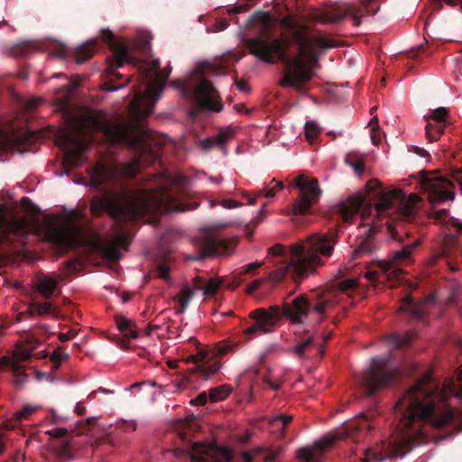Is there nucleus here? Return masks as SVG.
Segmentation results:
<instances>
[{
    "label": "nucleus",
    "mask_w": 462,
    "mask_h": 462,
    "mask_svg": "<svg viewBox=\"0 0 462 462\" xmlns=\"http://www.w3.org/2000/svg\"><path fill=\"white\" fill-rule=\"evenodd\" d=\"M187 179L181 175L170 172L161 173L158 186L142 195L123 190L120 192H105L95 196L90 201V212L93 217H100L104 213L113 219L115 224L116 241L113 243L98 242L97 247L103 256L110 261L120 258L118 245L126 247L129 236L123 233V225L134 221L150 213L168 214L171 212H185L199 207V203H186Z\"/></svg>",
    "instance_id": "1"
},
{
    "label": "nucleus",
    "mask_w": 462,
    "mask_h": 462,
    "mask_svg": "<svg viewBox=\"0 0 462 462\" xmlns=\"http://www.w3.org/2000/svg\"><path fill=\"white\" fill-rule=\"evenodd\" d=\"M445 392L435 380L430 370L427 371L398 400L395 417L398 420L390 439L382 447L383 451L366 448L364 451L369 462H383L386 457H403L414 446L424 439L422 430L425 423L436 429L451 424L456 418V410L444 403Z\"/></svg>",
    "instance_id": "2"
},
{
    "label": "nucleus",
    "mask_w": 462,
    "mask_h": 462,
    "mask_svg": "<svg viewBox=\"0 0 462 462\" xmlns=\"http://www.w3.org/2000/svg\"><path fill=\"white\" fill-rule=\"evenodd\" d=\"M257 16L263 30L260 35L245 41L249 53L269 64L282 62L284 71L280 85L306 92L305 86L312 79L319 60L316 49L333 48L335 42L323 36L310 38L306 33L308 27L300 24L291 32V40L273 37L269 32L272 16L268 13Z\"/></svg>",
    "instance_id": "3"
},
{
    "label": "nucleus",
    "mask_w": 462,
    "mask_h": 462,
    "mask_svg": "<svg viewBox=\"0 0 462 462\" xmlns=\"http://www.w3.org/2000/svg\"><path fill=\"white\" fill-rule=\"evenodd\" d=\"M171 72V68L169 65L160 72V79L153 84L147 83L145 88L134 86V94L129 107L134 120L113 122L106 120L102 115L89 113L80 122L81 130L101 134L107 142L106 144H165V141H156V134L143 125L139 120L152 113Z\"/></svg>",
    "instance_id": "4"
},
{
    "label": "nucleus",
    "mask_w": 462,
    "mask_h": 462,
    "mask_svg": "<svg viewBox=\"0 0 462 462\" xmlns=\"http://www.w3.org/2000/svg\"><path fill=\"white\" fill-rule=\"evenodd\" d=\"M338 236L335 229L328 232L314 233L291 247L288 254L283 246L276 244L268 249L266 259L276 269L270 273V280L277 283L286 275L302 279L325 262L322 257H330Z\"/></svg>",
    "instance_id": "5"
},
{
    "label": "nucleus",
    "mask_w": 462,
    "mask_h": 462,
    "mask_svg": "<svg viewBox=\"0 0 462 462\" xmlns=\"http://www.w3.org/2000/svg\"><path fill=\"white\" fill-rule=\"evenodd\" d=\"M366 200L367 206L370 209L373 208L378 217L411 222L415 217L420 199L414 193L406 196L401 189L387 190L377 180H370L365 185V195L353 194L333 208L337 224L351 223Z\"/></svg>",
    "instance_id": "6"
},
{
    "label": "nucleus",
    "mask_w": 462,
    "mask_h": 462,
    "mask_svg": "<svg viewBox=\"0 0 462 462\" xmlns=\"http://www.w3.org/2000/svg\"><path fill=\"white\" fill-rule=\"evenodd\" d=\"M320 292L314 298L308 299L301 294L294 298L291 302L284 303L282 309L279 306H271L269 309L259 308L249 313V318L254 323L247 327L244 333L247 339H252L256 336L269 333L273 327L286 317L294 324L303 323L309 314L317 315L318 321L323 320L326 315H319L313 310V305L318 302Z\"/></svg>",
    "instance_id": "7"
},
{
    "label": "nucleus",
    "mask_w": 462,
    "mask_h": 462,
    "mask_svg": "<svg viewBox=\"0 0 462 462\" xmlns=\"http://www.w3.org/2000/svg\"><path fill=\"white\" fill-rule=\"evenodd\" d=\"M100 34L103 42L110 48L114 57V61L107 68V72L112 79L105 83L106 91L117 90L124 86V84L116 85L115 80L124 77L116 70L117 68L123 67L125 63L133 64L137 69L140 78L138 86H141V88H145L147 83L153 84L155 80L160 79L161 63L159 59L153 60L152 66H149L145 61L132 57L127 47L120 42L110 30L104 29L100 32Z\"/></svg>",
    "instance_id": "8"
},
{
    "label": "nucleus",
    "mask_w": 462,
    "mask_h": 462,
    "mask_svg": "<svg viewBox=\"0 0 462 462\" xmlns=\"http://www.w3.org/2000/svg\"><path fill=\"white\" fill-rule=\"evenodd\" d=\"M132 148L134 159L120 166L115 162H104L98 161L96 165L88 169L89 185L100 189L105 184H110L116 180L120 174L126 177H134L142 167L157 159V153L152 151V146H129Z\"/></svg>",
    "instance_id": "9"
},
{
    "label": "nucleus",
    "mask_w": 462,
    "mask_h": 462,
    "mask_svg": "<svg viewBox=\"0 0 462 462\" xmlns=\"http://www.w3.org/2000/svg\"><path fill=\"white\" fill-rule=\"evenodd\" d=\"M172 86L180 89L183 96L191 98L201 110H222L217 91L210 81L197 72L188 79L173 80Z\"/></svg>",
    "instance_id": "10"
},
{
    "label": "nucleus",
    "mask_w": 462,
    "mask_h": 462,
    "mask_svg": "<svg viewBox=\"0 0 462 462\" xmlns=\"http://www.w3.org/2000/svg\"><path fill=\"white\" fill-rule=\"evenodd\" d=\"M36 146H0V162L6 160V155L37 152ZM31 227L25 218L8 219L0 210V245L18 247L20 239L30 234Z\"/></svg>",
    "instance_id": "11"
},
{
    "label": "nucleus",
    "mask_w": 462,
    "mask_h": 462,
    "mask_svg": "<svg viewBox=\"0 0 462 462\" xmlns=\"http://www.w3.org/2000/svg\"><path fill=\"white\" fill-rule=\"evenodd\" d=\"M400 377V372L390 366L388 358L373 357L370 367L360 377V384L367 396H373L379 390L393 384Z\"/></svg>",
    "instance_id": "12"
},
{
    "label": "nucleus",
    "mask_w": 462,
    "mask_h": 462,
    "mask_svg": "<svg viewBox=\"0 0 462 462\" xmlns=\"http://www.w3.org/2000/svg\"><path fill=\"white\" fill-rule=\"evenodd\" d=\"M189 342L196 346L197 353L187 358V363H194L195 366L190 369L191 374H198L204 380H208L221 367L219 356L227 354L231 346L227 344H217L213 349L203 347L194 337Z\"/></svg>",
    "instance_id": "13"
},
{
    "label": "nucleus",
    "mask_w": 462,
    "mask_h": 462,
    "mask_svg": "<svg viewBox=\"0 0 462 462\" xmlns=\"http://www.w3.org/2000/svg\"><path fill=\"white\" fill-rule=\"evenodd\" d=\"M59 133L54 127L34 131L30 129L16 130L11 125L2 124L0 122V144H33V142L43 139H52V144H88L86 142H69L62 143L57 139ZM93 144H101L91 139Z\"/></svg>",
    "instance_id": "14"
},
{
    "label": "nucleus",
    "mask_w": 462,
    "mask_h": 462,
    "mask_svg": "<svg viewBox=\"0 0 462 462\" xmlns=\"http://www.w3.org/2000/svg\"><path fill=\"white\" fill-rule=\"evenodd\" d=\"M421 177L420 185L421 190L428 194V199L430 203H439L454 199L452 189L455 187L454 182L459 187L462 193V170H457L452 173V179L442 176H429L425 172H420Z\"/></svg>",
    "instance_id": "15"
},
{
    "label": "nucleus",
    "mask_w": 462,
    "mask_h": 462,
    "mask_svg": "<svg viewBox=\"0 0 462 462\" xmlns=\"http://www.w3.org/2000/svg\"><path fill=\"white\" fill-rule=\"evenodd\" d=\"M300 193L293 203L292 212L295 217L308 214L321 195L319 181L315 178H308L303 174L296 177L291 184Z\"/></svg>",
    "instance_id": "16"
},
{
    "label": "nucleus",
    "mask_w": 462,
    "mask_h": 462,
    "mask_svg": "<svg viewBox=\"0 0 462 462\" xmlns=\"http://www.w3.org/2000/svg\"><path fill=\"white\" fill-rule=\"evenodd\" d=\"M356 286L355 280H345L337 283V287L320 292L319 300L313 305V310L321 316L337 307L346 293Z\"/></svg>",
    "instance_id": "17"
},
{
    "label": "nucleus",
    "mask_w": 462,
    "mask_h": 462,
    "mask_svg": "<svg viewBox=\"0 0 462 462\" xmlns=\"http://www.w3.org/2000/svg\"><path fill=\"white\" fill-rule=\"evenodd\" d=\"M426 124L425 134L429 143H435L441 140L444 131L450 124L449 109L439 106L430 111L423 116Z\"/></svg>",
    "instance_id": "18"
},
{
    "label": "nucleus",
    "mask_w": 462,
    "mask_h": 462,
    "mask_svg": "<svg viewBox=\"0 0 462 462\" xmlns=\"http://www.w3.org/2000/svg\"><path fill=\"white\" fill-rule=\"evenodd\" d=\"M346 15H350L353 18L356 26L360 24V16L354 12L352 7L349 6L345 9L338 5H333L324 10H315L310 14V19L321 23H337Z\"/></svg>",
    "instance_id": "19"
},
{
    "label": "nucleus",
    "mask_w": 462,
    "mask_h": 462,
    "mask_svg": "<svg viewBox=\"0 0 462 462\" xmlns=\"http://www.w3.org/2000/svg\"><path fill=\"white\" fill-rule=\"evenodd\" d=\"M420 244L419 240L412 242L411 245H403L402 249L395 250L393 253V259L390 261L383 260L378 263L381 272L385 274L388 279H400L403 274L402 269L397 264V262L406 260L410 257L411 251Z\"/></svg>",
    "instance_id": "20"
},
{
    "label": "nucleus",
    "mask_w": 462,
    "mask_h": 462,
    "mask_svg": "<svg viewBox=\"0 0 462 462\" xmlns=\"http://www.w3.org/2000/svg\"><path fill=\"white\" fill-rule=\"evenodd\" d=\"M236 241L224 238L216 235H209L203 238L200 249L203 256H215L228 254L235 246Z\"/></svg>",
    "instance_id": "21"
},
{
    "label": "nucleus",
    "mask_w": 462,
    "mask_h": 462,
    "mask_svg": "<svg viewBox=\"0 0 462 462\" xmlns=\"http://www.w3.org/2000/svg\"><path fill=\"white\" fill-rule=\"evenodd\" d=\"M232 459L233 453L229 448L216 444L204 447L192 456L194 462H231Z\"/></svg>",
    "instance_id": "22"
},
{
    "label": "nucleus",
    "mask_w": 462,
    "mask_h": 462,
    "mask_svg": "<svg viewBox=\"0 0 462 462\" xmlns=\"http://www.w3.org/2000/svg\"><path fill=\"white\" fill-rule=\"evenodd\" d=\"M62 148V164L68 168H77L87 162L90 146H60Z\"/></svg>",
    "instance_id": "23"
},
{
    "label": "nucleus",
    "mask_w": 462,
    "mask_h": 462,
    "mask_svg": "<svg viewBox=\"0 0 462 462\" xmlns=\"http://www.w3.org/2000/svg\"><path fill=\"white\" fill-rule=\"evenodd\" d=\"M57 287L58 279L49 275H42L35 284L36 291L45 299H51Z\"/></svg>",
    "instance_id": "24"
},
{
    "label": "nucleus",
    "mask_w": 462,
    "mask_h": 462,
    "mask_svg": "<svg viewBox=\"0 0 462 462\" xmlns=\"http://www.w3.org/2000/svg\"><path fill=\"white\" fill-rule=\"evenodd\" d=\"M293 420L292 415L279 414L273 417L269 420L270 429L273 434L278 438H283L286 433L287 427Z\"/></svg>",
    "instance_id": "25"
},
{
    "label": "nucleus",
    "mask_w": 462,
    "mask_h": 462,
    "mask_svg": "<svg viewBox=\"0 0 462 462\" xmlns=\"http://www.w3.org/2000/svg\"><path fill=\"white\" fill-rule=\"evenodd\" d=\"M97 47V40L92 39L81 44L75 50V60L77 63H84L89 60Z\"/></svg>",
    "instance_id": "26"
},
{
    "label": "nucleus",
    "mask_w": 462,
    "mask_h": 462,
    "mask_svg": "<svg viewBox=\"0 0 462 462\" xmlns=\"http://www.w3.org/2000/svg\"><path fill=\"white\" fill-rule=\"evenodd\" d=\"M401 311L406 312L411 319L420 320L423 318V307L420 303L413 301L411 297H406L402 300Z\"/></svg>",
    "instance_id": "27"
},
{
    "label": "nucleus",
    "mask_w": 462,
    "mask_h": 462,
    "mask_svg": "<svg viewBox=\"0 0 462 462\" xmlns=\"http://www.w3.org/2000/svg\"><path fill=\"white\" fill-rule=\"evenodd\" d=\"M115 321L117 328L125 333L127 339H135L139 337V333L135 329V325L131 319L121 315H116Z\"/></svg>",
    "instance_id": "28"
},
{
    "label": "nucleus",
    "mask_w": 462,
    "mask_h": 462,
    "mask_svg": "<svg viewBox=\"0 0 462 462\" xmlns=\"http://www.w3.org/2000/svg\"><path fill=\"white\" fill-rule=\"evenodd\" d=\"M235 130L231 127L221 129L215 136V141L206 138L199 141V144H226L235 140Z\"/></svg>",
    "instance_id": "29"
},
{
    "label": "nucleus",
    "mask_w": 462,
    "mask_h": 462,
    "mask_svg": "<svg viewBox=\"0 0 462 462\" xmlns=\"http://www.w3.org/2000/svg\"><path fill=\"white\" fill-rule=\"evenodd\" d=\"M413 338L414 334L412 332H407L403 336L393 333L387 337V343L393 349H401L408 347Z\"/></svg>",
    "instance_id": "30"
},
{
    "label": "nucleus",
    "mask_w": 462,
    "mask_h": 462,
    "mask_svg": "<svg viewBox=\"0 0 462 462\" xmlns=\"http://www.w3.org/2000/svg\"><path fill=\"white\" fill-rule=\"evenodd\" d=\"M69 445L68 439L53 440L51 443L52 449L62 462L71 460L73 457Z\"/></svg>",
    "instance_id": "31"
},
{
    "label": "nucleus",
    "mask_w": 462,
    "mask_h": 462,
    "mask_svg": "<svg viewBox=\"0 0 462 462\" xmlns=\"http://www.w3.org/2000/svg\"><path fill=\"white\" fill-rule=\"evenodd\" d=\"M374 235V228H369L365 231V236H361L359 244L354 251V256L357 257L364 254H370L374 250L372 236Z\"/></svg>",
    "instance_id": "32"
},
{
    "label": "nucleus",
    "mask_w": 462,
    "mask_h": 462,
    "mask_svg": "<svg viewBox=\"0 0 462 462\" xmlns=\"http://www.w3.org/2000/svg\"><path fill=\"white\" fill-rule=\"evenodd\" d=\"M5 365L12 371L14 377V383L18 385H22L27 380V374L24 372V367L16 361H13L9 358H5Z\"/></svg>",
    "instance_id": "33"
},
{
    "label": "nucleus",
    "mask_w": 462,
    "mask_h": 462,
    "mask_svg": "<svg viewBox=\"0 0 462 462\" xmlns=\"http://www.w3.org/2000/svg\"><path fill=\"white\" fill-rule=\"evenodd\" d=\"M232 388L228 384H222L218 387L209 389L208 395L211 402L224 401L231 393Z\"/></svg>",
    "instance_id": "34"
},
{
    "label": "nucleus",
    "mask_w": 462,
    "mask_h": 462,
    "mask_svg": "<svg viewBox=\"0 0 462 462\" xmlns=\"http://www.w3.org/2000/svg\"><path fill=\"white\" fill-rule=\"evenodd\" d=\"M272 182H275L273 187H265L263 189H259L254 197H248V203L250 205L255 204L257 197L262 196L263 193L266 198H273L275 196L277 190H281L284 187L282 181H276L275 179H273Z\"/></svg>",
    "instance_id": "35"
},
{
    "label": "nucleus",
    "mask_w": 462,
    "mask_h": 462,
    "mask_svg": "<svg viewBox=\"0 0 462 462\" xmlns=\"http://www.w3.org/2000/svg\"><path fill=\"white\" fill-rule=\"evenodd\" d=\"M263 262H254L243 266L239 270H236V273L234 274L235 285L233 286V288L235 289L240 284V282L243 281L244 275L253 273L254 271L260 268L263 265Z\"/></svg>",
    "instance_id": "36"
},
{
    "label": "nucleus",
    "mask_w": 462,
    "mask_h": 462,
    "mask_svg": "<svg viewBox=\"0 0 462 462\" xmlns=\"http://www.w3.org/2000/svg\"><path fill=\"white\" fill-rule=\"evenodd\" d=\"M28 311L31 315L43 316L53 314L54 309L51 302H32L29 305Z\"/></svg>",
    "instance_id": "37"
},
{
    "label": "nucleus",
    "mask_w": 462,
    "mask_h": 462,
    "mask_svg": "<svg viewBox=\"0 0 462 462\" xmlns=\"http://www.w3.org/2000/svg\"><path fill=\"white\" fill-rule=\"evenodd\" d=\"M194 292L190 288H184L181 290L180 295L175 298L178 301L180 309L177 310V314H181L188 308L190 300L193 298Z\"/></svg>",
    "instance_id": "38"
},
{
    "label": "nucleus",
    "mask_w": 462,
    "mask_h": 462,
    "mask_svg": "<svg viewBox=\"0 0 462 462\" xmlns=\"http://www.w3.org/2000/svg\"><path fill=\"white\" fill-rule=\"evenodd\" d=\"M306 140L311 144L321 133V127L316 121H307L304 126Z\"/></svg>",
    "instance_id": "39"
},
{
    "label": "nucleus",
    "mask_w": 462,
    "mask_h": 462,
    "mask_svg": "<svg viewBox=\"0 0 462 462\" xmlns=\"http://www.w3.org/2000/svg\"><path fill=\"white\" fill-rule=\"evenodd\" d=\"M33 50V44L29 42H23L12 48V54L15 57H24L31 53Z\"/></svg>",
    "instance_id": "40"
},
{
    "label": "nucleus",
    "mask_w": 462,
    "mask_h": 462,
    "mask_svg": "<svg viewBox=\"0 0 462 462\" xmlns=\"http://www.w3.org/2000/svg\"><path fill=\"white\" fill-rule=\"evenodd\" d=\"M312 344H313V338H312V337H309L295 345V346L293 348V353L298 357H304L305 353L310 349V347L312 346Z\"/></svg>",
    "instance_id": "41"
},
{
    "label": "nucleus",
    "mask_w": 462,
    "mask_h": 462,
    "mask_svg": "<svg viewBox=\"0 0 462 462\" xmlns=\"http://www.w3.org/2000/svg\"><path fill=\"white\" fill-rule=\"evenodd\" d=\"M337 439L336 436L326 437L322 439L320 441L315 444V447L319 449L320 453H323L325 449L332 447L335 441Z\"/></svg>",
    "instance_id": "42"
},
{
    "label": "nucleus",
    "mask_w": 462,
    "mask_h": 462,
    "mask_svg": "<svg viewBox=\"0 0 462 462\" xmlns=\"http://www.w3.org/2000/svg\"><path fill=\"white\" fill-rule=\"evenodd\" d=\"M372 144H382L383 140L385 139V134L378 127H372L370 130Z\"/></svg>",
    "instance_id": "43"
},
{
    "label": "nucleus",
    "mask_w": 462,
    "mask_h": 462,
    "mask_svg": "<svg viewBox=\"0 0 462 462\" xmlns=\"http://www.w3.org/2000/svg\"><path fill=\"white\" fill-rule=\"evenodd\" d=\"M36 407L31 405H24L23 409L15 413V419L22 420L27 419L32 412L36 411Z\"/></svg>",
    "instance_id": "44"
},
{
    "label": "nucleus",
    "mask_w": 462,
    "mask_h": 462,
    "mask_svg": "<svg viewBox=\"0 0 462 462\" xmlns=\"http://www.w3.org/2000/svg\"><path fill=\"white\" fill-rule=\"evenodd\" d=\"M46 434L55 439L54 440L65 439L64 438L68 434V430L65 428H54L52 430H47Z\"/></svg>",
    "instance_id": "45"
},
{
    "label": "nucleus",
    "mask_w": 462,
    "mask_h": 462,
    "mask_svg": "<svg viewBox=\"0 0 462 462\" xmlns=\"http://www.w3.org/2000/svg\"><path fill=\"white\" fill-rule=\"evenodd\" d=\"M298 456L304 462H314V451L310 448H302L299 449Z\"/></svg>",
    "instance_id": "46"
},
{
    "label": "nucleus",
    "mask_w": 462,
    "mask_h": 462,
    "mask_svg": "<svg viewBox=\"0 0 462 462\" xmlns=\"http://www.w3.org/2000/svg\"><path fill=\"white\" fill-rule=\"evenodd\" d=\"M220 282L217 280H209L204 289V293L206 295H215L219 289Z\"/></svg>",
    "instance_id": "47"
},
{
    "label": "nucleus",
    "mask_w": 462,
    "mask_h": 462,
    "mask_svg": "<svg viewBox=\"0 0 462 462\" xmlns=\"http://www.w3.org/2000/svg\"><path fill=\"white\" fill-rule=\"evenodd\" d=\"M442 2L451 6L460 5L462 8V0H431L433 8L435 10H439L442 7Z\"/></svg>",
    "instance_id": "48"
},
{
    "label": "nucleus",
    "mask_w": 462,
    "mask_h": 462,
    "mask_svg": "<svg viewBox=\"0 0 462 462\" xmlns=\"http://www.w3.org/2000/svg\"><path fill=\"white\" fill-rule=\"evenodd\" d=\"M209 400V395L206 392H202L190 401L192 405H205Z\"/></svg>",
    "instance_id": "49"
},
{
    "label": "nucleus",
    "mask_w": 462,
    "mask_h": 462,
    "mask_svg": "<svg viewBox=\"0 0 462 462\" xmlns=\"http://www.w3.org/2000/svg\"><path fill=\"white\" fill-rule=\"evenodd\" d=\"M158 276L163 280L169 279L170 268L166 263H161L157 266Z\"/></svg>",
    "instance_id": "50"
},
{
    "label": "nucleus",
    "mask_w": 462,
    "mask_h": 462,
    "mask_svg": "<svg viewBox=\"0 0 462 462\" xmlns=\"http://www.w3.org/2000/svg\"><path fill=\"white\" fill-rule=\"evenodd\" d=\"M281 452H282V448H276V449H273L272 448L267 447L266 448L265 460L268 461V462L274 461L279 457Z\"/></svg>",
    "instance_id": "51"
},
{
    "label": "nucleus",
    "mask_w": 462,
    "mask_h": 462,
    "mask_svg": "<svg viewBox=\"0 0 462 462\" xmlns=\"http://www.w3.org/2000/svg\"><path fill=\"white\" fill-rule=\"evenodd\" d=\"M282 24L285 28L291 30V32L300 25L298 23V22L295 21V19L293 17H291V16H287V17L283 18L282 20Z\"/></svg>",
    "instance_id": "52"
},
{
    "label": "nucleus",
    "mask_w": 462,
    "mask_h": 462,
    "mask_svg": "<svg viewBox=\"0 0 462 462\" xmlns=\"http://www.w3.org/2000/svg\"><path fill=\"white\" fill-rule=\"evenodd\" d=\"M31 352L27 349H22L16 351L14 354L15 360L14 361H26L31 357Z\"/></svg>",
    "instance_id": "53"
},
{
    "label": "nucleus",
    "mask_w": 462,
    "mask_h": 462,
    "mask_svg": "<svg viewBox=\"0 0 462 462\" xmlns=\"http://www.w3.org/2000/svg\"><path fill=\"white\" fill-rule=\"evenodd\" d=\"M221 206H223L226 208H235L242 206V203L239 201H236L235 199H222L221 201L217 202Z\"/></svg>",
    "instance_id": "54"
},
{
    "label": "nucleus",
    "mask_w": 462,
    "mask_h": 462,
    "mask_svg": "<svg viewBox=\"0 0 462 462\" xmlns=\"http://www.w3.org/2000/svg\"><path fill=\"white\" fill-rule=\"evenodd\" d=\"M409 152H414L422 158L430 157V153L423 147H420V146H411V149H409Z\"/></svg>",
    "instance_id": "55"
},
{
    "label": "nucleus",
    "mask_w": 462,
    "mask_h": 462,
    "mask_svg": "<svg viewBox=\"0 0 462 462\" xmlns=\"http://www.w3.org/2000/svg\"><path fill=\"white\" fill-rule=\"evenodd\" d=\"M55 235L57 236V240L61 243V244H65L67 243L69 240V233L65 230H62V229H57L55 230Z\"/></svg>",
    "instance_id": "56"
},
{
    "label": "nucleus",
    "mask_w": 462,
    "mask_h": 462,
    "mask_svg": "<svg viewBox=\"0 0 462 462\" xmlns=\"http://www.w3.org/2000/svg\"><path fill=\"white\" fill-rule=\"evenodd\" d=\"M263 282V280L261 279H256L254 281H253L252 282H250L247 287H246V292L251 294L253 293L254 291H255L256 290H258L261 286Z\"/></svg>",
    "instance_id": "57"
},
{
    "label": "nucleus",
    "mask_w": 462,
    "mask_h": 462,
    "mask_svg": "<svg viewBox=\"0 0 462 462\" xmlns=\"http://www.w3.org/2000/svg\"><path fill=\"white\" fill-rule=\"evenodd\" d=\"M448 211L447 209H440L434 213V217L439 221H447Z\"/></svg>",
    "instance_id": "58"
},
{
    "label": "nucleus",
    "mask_w": 462,
    "mask_h": 462,
    "mask_svg": "<svg viewBox=\"0 0 462 462\" xmlns=\"http://www.w3.org/2000/svg\"><path fill=\"white\" fill-rule=\"evenodd\" d=\"M448 223L455 226L458 231L462 232V222H460L459 219L451 217H448Z\"/></svg>",
    "instance_id": "59"
},
{
    "label": "nucleus",
    "mask_w": 462,
    "mask_h": 462,
    "mask_svg": "<svg viewBox=\"0 0 462 462\" xmlns=\"http://www.w3.org/2000/svg\"><path fill=\"white\" fill-rule=\"evenodd\" d=\"M121 427L126 431H134L136 430V423L134 421H123Z\"/></svg>",
    "instance_id": "60"
},
{
    "label": "nucleus",
    "mask_w": 462,
    "mask_h": 462,
    "mask_svg": "<svg viewBox=\"0 0 462 462\" xmlns=\"http://www.w3.org/2000/svg\"><path fill=\"white\" fill-rule=\"evenodd\" d=\"M75 336V333L72 331H69L67 333H59V339L60 342H66L68 340H70Z\"/></svg>",
    "instance_id": "61"
},
{
    "label": "nucleus",
    "mask_w": 462,
    "mask_h": 462,
    "mask_svg": "<svg viewBox=\"0 0 462 462\" xmlns=\"http://www.w3.org/2000/svg\"><path fill=\"white\" fill-rule=\"evenodd\" d=\"M42 102V99L41 97L32 98L28 101L27 107L30 109H33V108L37 107Z\"/></svg>",
    "instance_id": "62"
},
{
    "label": "nucleus",
    "mask_w": 462,
    "mask_h": 462,
    "mask_svg": "<svg viewBox=\"0 0 462 462\" xmlns=\"http://www.w3.org/2000/svg\"><path fill=\"white\" fill-rule=\"evenodd\" d=\"M236 88L240 91H244V92L249 91V87H248L247 83L245 82V81H242V80H237L236 81Z\"/></svg>",
    "instance_id": "63"
},
{
    "label": "nucleus",
    "mask_w": 462,
    "mask_h": 462,
    "mask_svg": "<svg viewBox=\"0 0 462 462\" xmlns=\"http://www.w3.org/2000/svg\"><path fill=\"white\" fill-rule=\"evenodd\" d=\"M365 277L369 281H375L377 279V273L375 271H368L365 273Z\"/></svg>",
    "instance_id": "64"
}]
</instances>
